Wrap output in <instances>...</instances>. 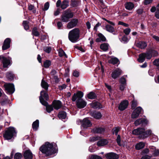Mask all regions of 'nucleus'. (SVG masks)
<instances>
[{
	"instance_id": "54",
	"label": "nucleus",
	"mask_w": 159,
	"mask_h": 159,
	"mask_svg": "<svg viewBox=\"0 0 159 159\" xmlns=\"http://www.w3.org/2000/svg\"><path fill=\"white\" fill-rule=\"evenodd\" d=\"M121 141V139L120 137V135H118L117 139H116V142L118 144V145L120 146H121L122 145L120 143Z\"/></svg>"
},
{
	"instance_id": "64",
	"label": "nucleus",
	"mask_w": 159,
	"mask_h": 159,
	"mask_svg": "<svg viewBox=\"0 0 159 159\" xmlns=\"http://www.w3.org/2000/svg\"><path fill=\"white\" fill-rule=\"evenodd\" d=\"M149 150L148 148H145L143 150L142 152L144 154H147L149 153Z\"/></svg>"
},
{
	"instance_id": "19",
	"label": "nucleus",
	"mask_w": 159,
	"mask_h": 159,
	"mask_svg": "<svg viewBox=\"0 0 159 159\" xmlns=\"http://www.w3.org/2000/svg\"><path fill=\"white\" fill-rule=\"evenodd\" d=\"M106 157L108 159H117L118 158V155L112 152L109 153L106 155Z\"/></svg>"
},
{
	"instance_id": "30",
	"label": "nucleus",
	"mask_w": 159,
	"mask_h": 159,
	"mask_svg": "<svg viewBox=\"0 0 159 159\" xmlns=\"http://www.w3.org/2000/svg\"><path fill=\"white\" fill-rule=\"evenodd\" d=\"M145 53H141L139 55V57L138 59V61L139 62L142 63L144 61L145 58H146L145 56Z\"/></svg>"
},
{
	"instance_id": "56",
	"label": "nucleus",
	"mask_w": 159,
	"mask_h": 159,
	"mask_svg": "<svg viewBox=\"0 0 159 159\" xmlns=\"http://www.w3.org/2000/svg\"><path fill=\"white\" fill-rule=\"evenodd\" d=\"M153 152L152 155V156H157L159 155V150L158 149H156Z\"/></svg>"
},
{
	"instance_id": "7",
	"label": "nucleus",
	"mask_w": 159,
	"mask_h": 159,
	"mask_svg": "<svg viewBox=\"0 0 159 159\" xmlns=\"http://www.w3.org/2000/svg\"><path fill=\"white\" fill-rule=\"evenodd\" d=\"M43 97L44 98L47 100L48 99V96L47 92L44 91H42L40 92V95L39 96V99L40 102L43 105H46L47 102L45 101L43 98Z\"/></svg>"
},
{
	"instance_id": "42",
	"label": "nucleus",
	"mask_w": 159,
	"mask_h": 159,
	"mask_svg": "<svg viewBox=\"0 0 159 159\" xmlns=\"http://www.w3.org/2000/svg\"><path fill=\"white\" fill-rule=\"evenodd\" d=\"M32 34L36 36H38L39 35V33L37 31L36 28H34L32 30Z\"/></svg>"
},
{
	"instance_id": "61",
	"label": "nucleus",
	"mask_w": 159,
	"mask_h": 159,
	"mask_svg": "<svg viewBox=\"0 0 159 159\" xmlns=\"http://www.w3.org/2000/svg\"><path fill=\"white\" fill-rule=\"evenodd\" d=\"M152 156H150L148 155H146L145 156H143L141 158V159H150Z\"/></svg>"
},
{
	"instance_id": "4",
	"label": "nucleus",
	"mask_w": 159,
	"mask_h": 159,
	"mask_svg": "<svg viewBox=\"0 0 159 159\" xmlns=\"http://www.w3.org/2000/svg\"><path fill=\"white\" fill-rule=\"evenodd\" d=\"M132 134L135 135H139V138L144 139L147 138L151 133V130L148 129L145 131V129L143 128H138L134 129L132 131Z\"/></svg>"
},
{
	"instance_id": "41",
	"label": "nucleus",
	"mask_w": 159,
	"mask_h": 159,
	"mask_svg": "<svg viewBox=\"0 0 159 159\" xmlns=\"http://www.w3.org/2000/svg\"><path fill=\"white\" fill-rule=\"evenodd\" d=\"M44 106L46 107V111L50 113L53 110V107L51 105H48L47 102L46 105Z\"/></svg>"
},
{
	"instance_id": "15",
	"label": "nucleus",
	"mask_w": 159,
	"mask_h": 159,
	"mask_svg": "<svg viewBox=\"0 0 159 159\" xmlns=\"http://www.w3.org/2000/svg\"><path fill=\"white\" fill-rule=\"evenodd\" d=\"M121 70L119 68H117L112 72L111 77L114 79H116L121 74Z\"/></svg>"
},
{
	"instance_id": "38",
	"label": "nucleus",
	"mask_w": 159,
	"mask_h": 159,
	"mask_svg": "<svg viewBox=\"0 0 159 159\" xmlns=\"http://www.w3.org/2000/svg\"><path fill=\"white\" fill-rule=\"evenodd\" d=\"M89 98L90 99H95L96 97V94L93 92H91L89 93L87 95Z\"/></svg>"
},
{
	"instance_id": "24",
	"label": "nucleus",
	"mask_w": 159,
	"mask_h": 159,
	"mask_svg": "<svg viewBox=\"0 0 159 159\" xmlns=\"http://www.w3.org/2000/svg\"><path fill=\"white\" fill-rule=\"evenodd\" d=\"M145 146V143L143 142H139L135 146V148L137 150H139L143 148Z\"/></svg>"
},
{
	"instance_id": "1",
	"label": "nucleus",
	"mask_w": 159,
	"mask_h": 159,
	"mask_svg": "<svg viewBox=\"0 0 159 159\" xmlns=\"http://www.w3.org/2000/svg\"><path fill=\"white\" fill-rule=\"evenodd\" d=\"M39 150L42 153L47 156L55 153L57 151V149L53 147V144L49 142H46L40 147Z\"/></svg>"
},
{
	"instance_id": "16",
	"label": "nucleus",
	"mask_w": 159,
	"mask_h": 159,
	"mask_svg": "<svg viewBox=\"0 0 159 159\" xmlns=\"http://www.w3.org/2000/svg\"><path fill=\"white\" fill-rule=\"evenodd\" d=\"M148 123V121L144 118H141L135 121L134 124L135 125L138 126L140 124L145 125Z\"/></svg>"
},
{
	"instance_id": "10",
	"label": "nucleus",
	"mask_w": 159,
	"mask_h": 159,
	"mask_svg": "<svg viewBox=\"0 0 159 159\" xmlns=\"http://www.w3.org/2000/svg\"><path fill=\"white\" fill-rule=\"evenodd\" d=\"M91 125L92 124L90 121L89 120L88 118H85L82 121L81 127V128H83L84 129H85L89 127H90Z\"/></svg>"
},
{
	"instance_id": "22",
	"label": "nucleus",
	"mask_w": 159,
	"mask_h": 159,
	"mask_svg": "<svg viewBox=\"0 0 159 159\" xmlns=\"http://www.w3.org/2000/svg\"><path fill=\"white\" fill-rule=\"evenodd\" d=\"M91 107L94 109H100L102 108L101 104L97 102H94L90 104Z\"/></svg>"
},
{
	"instance_id": "29",
	"label": "nucleus",
	"mask_w": 159,
	"mask_h": 159,
	"mask_svg": "<svg viewBox=\"0 0 159 159\" xmlns=\"http://www.w3.org/2000/svg\"><path fill=\"white\" fill-rule=\"evenodd\" d=\"M93 132L95 133H102L104 131L103 128H96L93 130Z\"/></svg>"
},
{
	"instance_id": "28",
	"label": "nucleus",
	"mask_w": 159,
	"mask_h": 159,
	"mask_svg": "<svg viewBox=\"0 0 159 159\" xmlns=\"http://www.w3.org/2000/svg\"><path fill=\"white\" fill-rule=\"evenodd\" d=\"M98 38L96 39L97 42H100L101 41H105L106 40L105 37L102 34L99 33L98 34Z\"/></svg>"
},
{
	"instance_id": "35",
	"label": "nucleus",
	"mask_w": 159,
	"mask_h": 159,
	"mask_svg": "<svg viewBox=\"0 0 159 159\" xmlns=\"http://www.w3.org/2000/svg\"><path fill=\"white\" fill-rule=\"evenodd\" d=\"M106 30L111 33H112L114 31V29L112 26L109 25H107L105 27Z\"/></svg>"
},
{
	"instance_id": "44",
	"label": "nucleus",
	"mask_w": 159,
	"mask_h": 159,
	"mask_svg": "<svg viewBox=\"0 0 159 159\" xmlns=\"http://www.w3.org/2000/svg\"><path fill=\"white\" fill-rule=\"evenodd\" d=\"M120 128L119 127H115L113 128L112 130V132L113 134H115L116 135H117L118 132L120 130Z\"/></svg>"
},
{
	"instance_id": "14",
	"label": "nucleus",
	"mask_w": 159,
	"mask_h": 159,
	"mask_svg": "<svg viewBox=\"0 0 159 159\" xmlns=\"http://www.w3.org/2000/svg\"><path fill=\"white\" fill-rule=\"evenodd\" d=\"M1 59L3 67L4 68L7 67L11 64V60L4 57H2Z\"/></svg>"
},
{
	"instance_id": "12",
	"label": "nucleus",
	"mask_w": 159,
	"mask_h": 159,
	"mask_svg": "<svg viewBox=\"0 0 159 159\" xmlns=\"http://www.w3.org/2000/svg\"><path fill=\"white\" fill-rule=\"evenodd\" d=\"M128 104V102L127 100H124L122 101L119 106V109L120 111L125 110L127 107Z\"/></svg>"
},
{
	"instance_id": "27",
	"label": "nucleus",
	"mask_w": 159,
	"mask_h": 159,
	"mask_svg": "<svg viewBox=\"0 0 159 159\" xmlns=\"http://www.w3.org/2000/svg\"><path fill=\"white\" fill-rule=\"evenodd\" d=\"M69 6V2L67 0H64L62 2L61 7L62 9H65Z\"/></svg>"
},
{
	"instance_id": "58",
	"label": "nucleus",
	"mask_w": 159,
	"mask_h": 159,
	"mask_svg": "<svg viewBox=\"0 0 159 159\" xmlns=\"http://www.w3.org/2000/svg\"><path fill=\"white\" fill-rule=\"evenodd\" d=\"M154 65L157 67V68L159 69V59L155 60L153 61Z\"/></svg>"
},
{
	"instance_id": "23",
	"label": "nucleus",
	"mask_w": 159,
	"mask_h": 159,
	"mask_svg": "<svg viewBox=\"0 0 159 159\" xmlns=\"http://www.w3.org/2000/svg\"><path fill=\"white\" fill-rule=\"evenodd\" d=\"M125 6L127 10H131L134 8V5L131 2H128L125 4Z\"/></svg>"
},
{
	"instance_id": "48",
	"label": "nucleus",
	"mask_w": 159,
	"mask_h": 159,
	"mask_svg": "<svg viewBox=\"0 0 159 159\" xmlns=\"http://www.w3.org/2000/svg\"><path fill=\"white\" fill-rule=\"evenodd\" d=\"M23 25L24 29L26 30H28L29 28V26L28 25V22L26 21H24L23 22Z\"/></svg>"
},
{
	"instance_id": "32",
	"label": "nucleus",
	"mask_w": 159,
	"mask_h": 159,
	"mask_svg": "<svg viewBox=\"0 0 159 159\" xmlns=\"http://www.w3.org/2000/svg\"><path fill=\"white\" fill-rule=\"evenodd\" d=\"M109 45L107 43H103L100 46V48L104 51H106L108 50Z\"/></svg>"
},
{
	"instance_id": "53",
	"label": "nucleus",
	"mask_w": 159,
	"mask_h": 159,
	"mask_svg": "<svg viewBox=\"0 0 159 159\" xmlns=\"http://www.w3.org/2000/svg\"><path fill=\"white\" fill-rule=\"evenodd\" d=\"M43 50L45 52L49 53L51 50V48L49 47H46L44 48Z\"/></svg>"
},
{
	"instance_id": "49",
	"label": "nucleus",
	"mask_w": 159,
	"mask_h": 159,
	"mask_svg": "<svg viewBox=\"0 0 159 159\" xmlns=\"http://www.w3.org/2000/svg\"><path fill=\"white\" fill-rule=\"evenodd\" d=\"M90 158V159H102L101 157L97 155H91Z\"/></svg>"
},
{
	"instance_id": "60",
	"label": "nucleus",
	"mask_w": 159,
	"mask_h": 159,
	"mask_svg": "<svg viewBox=\"0 0 159 159\" xmlns=\"http://www.w3.org/2000/svg\"><path fill=\"white\" fill-rule=\"evenodd\" d=\"M73 75V76L75 77H78L79 75V72L75 70L74 71Z\"/></svg>"
},
{
	"instance_id": "11",
	"label": "nucleus",
	"mask_w": 159,
	"mask_h": 159,
	"mask_svg": "<svg viewBox=\"0 0 159 159\" xmlns=\"http://www.w3.org/2000/svg\"><path fill=\"white\" fill-rule=\"evenodd\" d=\"M142 111L141 107H139L134 110L131 115V117L133 119L137 118Z\"/></svg>"
},
{
	"instance_id": "62",
	"label": "nucleus",
	"mask_w": 159,
	"mask_h": 159,
	"mask_svg": "<svg viewBox=\"0 0 159 159\" xmlns=\"http://www.w3.org/2000/svg\"><path fill=\"white\" fill-rule=\"evenodd\" d=\"M118 25H121L126 27H128V25L127 24L120 21L118 22Z\"/></svg>"
},
{
	"instance_id": "43",
	"label": "nucleus",
	"mask_w": 159,
	"mask_h": 159,
	"mask_svg": "<svg viewBox=\"0 0 159 159\" xmlns=\"http://www.w3.org/2000/svg\"><path fill=\"white\" fill-rule=\"evenodd\" d=\"M51 62L49 60H47L44 62L43 66L45 68H48L50 66Z\"/></svg>"
},
{
	"instance_id": "47",
	"label": "nucleus",
	"mask_w": 159,
	"mask_h": 159,
	"mask_svg": "<svg viewBox=\"0 0 159 159\" xmlns=\"http://www.w3.org/2000/svg\"><path fill=\"white\" fill-rule=\"evenodd\" d=\"M22 157V155L20 153H16L14 156V159H21Z\"/></svg>"
},
{
	"instance_id": "51",
	"label": "nucleus",
	"mask_w": 159,
	"mask_h": 159,
	"mask_svg": "<svg viewBox=\"0 0 159 159\" xmlns=\"http://www.w3.org/2000/svg\"><path fill=\"white\" fill-rule=\"evenodd\" d=\"M152 56H156L158 55V52L154 50H149Z\"/></svg>"
},
{
	"instance_id": "18",
	"label": "nucleus",
	"mask_w": 159,
	"mask_h": 159,
	"mask_svg": "<svg viewBox=\"0 0 159 159\" xmlns=\"http://www.w3.org/2000/svg\"><path fill=\"white\" fill-rule=\"evenodd\" d=\"M24 157L25 159H32L33 154L30 150H28L24 152Z\"/></svg>"
},
{
	"instance_id": "59",
	"label": "nucleus",
	"mask_w": 159,
	"mask_h": 159,
	"mask_svg": "<svg viewBox=\"0 0 159 159\" xmlns=\"http://www.w3.org/2000/svg\"><path fill=\"white\" fill-rule=\"evenodd\" d=\"M131 31V29L129 28H127L124 30V32L127 35H128Z\"/></svg>"
},
{
	"instance_id": "20",
	"label": "nucleus",
	"mask_w": 159,
	"mask_h": 159,
	"mask_svg": "<svg viewBox=\"0 0 159 159\" xmlns=\"http://www.w3.org/2000/svg\"><path fill=\"white\" fill-rule=\"evenodd\" d=\"M91 115L94 118L98 119L100 118L102 116L101 113L96 111L92 112Z\"/></svg>"
},
{
	"instance_id": "46",
	"label": "nucleus",
	"mask_w": 159,
	"mask_h": 159,
	"mask_svg": "<svg viewBox=\"0 0 159 159\" xmlns=\"http://www.w3.org/2000/svg\"><path fill=\"white\" fill-rule=\"evenodd\" d=\"M144 53L145 57L147 59H150L151 58L152 56L149 51Z\"/></svg>"
},
{
	"instance_id": "5",
	"label": "nucleus",
	"mask_w": 159,
	"mask_h": 159,
	"mask_svg": "<svg viewBox=\"0 0 159 159\" xmlns=\"http://www.w3.org/2000/svg\"><path fill=\"white\" fill-rule=\"evenodd\" d=\"M80 31L79 29L75 28L70 31L69 33L68 38L72 43H75L79 37Z\"/></svg>"
},
{
	"instance_id": "6",
	"label": "nucleus",
	"mask_w": 159,
	"mask_h": 159,
	"mask_svg": "<svg viewBox=\"0 0 159 159\" xmlns=\"http://www.w3.org/2000/svg\"><path fill=\"white\" fill-rule=\"evenodd\" d=\"M16 132L13 127H10L6 131L4 137L7 140L11 139L13 136H16Z\"/></svg>"
},
{
	"instance_id": "34",
	"label": "nucleus",
	"mask_w": 159,
	"mask_h": 159,
	"mask_svg": "<svg viewBox=\"0 0 159 159\" xmlns=\"http://www.w3.org/2000/svg\"><path fill=\"white\" fill-rule=\"evenodd\" d=\"M80 2L76 0H71L70 5L73 7H76L80 4Z\"/></svg>"
},
{
	"instance_id": "52",
	"label": "nucleus",
	"mask_w": 159,
	"mask_h": 159,
	"mask_svg": "<svg viewBox=\"0 0 159 159\" xmlns=\"http://www.w3.org/2000/svg\"><path fill=\"white\" fill-rule=\"evenodd\" d=\"M157 11L156 12L155 16L158 19H159V3L157 6Z\"/></svg>"
},
{
	"instance_id": "57",
	"label": "nucleus",
	"mask_w": 159,
	"mask_h": 159,
	"mask_svg": "<svg viewBox=\"0 0 159 159\" xmlns=\"http://www.w3.org/2000/svg\"><path fill=\"white\" fill-rule=\"evenodd\" d=\"M49 7V4L48 2H47L44 5V8L43 10L44 11H46L48 9Z\"/></svg>"
},
{
	"instance_id": "8",
	"label": "nucleus",
	"mask_w": 159,
	"mask_h": 159,
	"mask_svg": "<svg viewBox=\"0 0 159 159\" xmlns=\"http://www.w3.org/2000/svg\"><path fill=\"white\" fill-rule=\"evenodd\" d=\"M4 86L7 92L9 94H12L15 91L14 86L13 84L5 83Z\"/></svg>"
},
{
	"instance_id": "37",
	"label": "nucleus",
	"mask_w": 159,
	"mask_h": 159,
	"mask_svg": "<svg viewBox=\"0 0 159 159\" xmlns=\"http://www.w3.org/2000/svg\"><path fill=\"white\" fill-rule=\"evenodd\" d=\"M66 116V114L64 111L60 112L58 114V117L60 119H64Z\"/></svg>"
},
{
	"instance_id": "33",
	"label": "nucleus",
	"mask_w": 159,
	"mask_h": 159,
	"mask_svg": "<svg viewBox=\"0 0 159 159\" xmlns=\"http://www.w3.org/2000/svg\"><path fill=\"white\" fill-rule=\"evenodd\" d=\"M41 85L42 88L47 90L48 89V84L47 82H45L43 79L42 80Z\"/></svg>"
},
{
	"instance_id": "13",
	"label": "nucleus",
	"mask_w": 159,
	"mask_h": 159,
	"mask_svg": "<svg viewBox=\"0 0 159 159\" xmlns=\"http://www.w3.org/2000/svg\"><path fill=\"white\" fill-rule=\"evenodd\" d=\"M78 20L77 19H73L67 25V27L68 29H70L75 27L77 24Z\"/></svg>"
},
{
	"instance_id": "55",
	"label": "nucleus",
	"mask_w": 159,
	"mask_h": 159,
	"mask_svg": "<svg viewBox=\"0 0 159 159\" xmlns=\"http://www.w3.org/2000/svg\"><path fill=\"white\" fill-rule=\"evenodd\" d=\"M137 102L136 101L134 100H133L132 101V108L133 109L135 108L137 106Z\"/></svg>"
},
{
	"instance_id": "39",
	"label": "nucleus",
	"mask_w": 159,
	"mask_h": 159,
	"mask_svg": "<svg viewBox=\"0 0 159 159\" xmlns=\"http://www.w3.org/2000/svg\"><path fill=\"white\" fill-rule=\"evenodd\" d=\"M6 76L7 78L10 80H12L13 79L14 75L11 72H8L7 73Z\"/></svg>"
},
{
	"instance_id": "25",
	"label": "nucleus",
	"mask_w": 159,
	"mask_h": 159,
	"mask_svg": "<svg viewBox=\"0 0 159 159\" xmlns=\"http://www.w3.org/2000/svg\"><path fill=\"white\" fill-rule=\"evenodd\" d=\"M136 46L141 49H144L147 46V43L144 41H140L136 44Z\"/></svg>"
},
{
	"instance_id": "3",
	"label": "nucleus",
	"mask_w": 159,
	"mask_h": 159,
	"mask_svg": "<svg viewBox=\"0 0 159 159\" xmlns=\"http://www.w3.org/2000/svg\"><path fill=\"white\" fill-rule=\"evenodd\" d=\"M83 96V93L80 91H79L74 94L72 98V101L73 102H75L77 100V106L80 109L84 108L87 105L86 102L81 98Z\"/></svg>"
},
{
	"instance_id": "9",
	"label": "nucleus",
	"mask_w": 159,
	"mask_h": 159,
	"mask_svg": "<svg viewBox=\"0 0 159 159\" xmlns=\"http://www.w3.org/2000/svg\"><path fill=\"white\" fill-rule=\"evenodd\" d=\"M73 16V15L72 12L66 11L61 16V20L64 22H67L69 19Z\"/></svg>"
},
{
	"instance_id": "26",
	"label": "nucleus",
	"mask_w": 159,
	"mask_h": 159,
	"mask_svg": "<svg viewBox=\"0 0 159 159\" xmlns=\"http://www.w3.org/2000/svg\"><path fill=\"white\" fill-rule=\"evenodd\" d=\"M108 142L107 140L102 139L98 142L97 145L99 146H102L107 144Z\"/></svg>"
},
{
	"instance_id": "36",
	"label": "nucleus",
	"mask_w": 159,
	"mask_h": 159,
	"mask_svg": "<svg viewBox=\"0 0 159 159\" xmlns=\"http://www.w3.org/2000/svg\"><path fill=\"white\" fill-rule=\"evenodd\" d=\"M109 62L110 63L115 64L118 63L119 62V60L116 57H112L111 59L109 60Z\"/></svg>"
},
{
	"instance_id": "63",
	"label": "nucleus",
	"mask_w": 159,
	"mask_h": 159,
	"mask_svg": "<svg viewBox=\"0 0 159 159\" xmlns=\"http://www.w3.org/2000/svg\"><path fill=\"white\" fill-rule=\"evenodd\" d=\"M126 84H120V90L122 91L124 90Z\"/></svg>"
},
{
	"instance_id": "21",
	"label": "nucleus",
	"mask_w": 159,
	"mask_h": 159,
	"mask_svg": "<svg viewBox=\"0 0 159 159\" xmlns=\"http://www.w3.org/2000/svg\"><path fill=\"white\" fill-rule=\"evenodd\" d=\"M53 107L56 110L60 109L61 106V103L60 101H54L53 102Z\"/></svg>"
},
{
	"instance_id": "31",
	"label": "nucleus",
	"mask_w": 159,
	"mask_h": 159,
	"mask_svg": "<svg viewBox=\"0 0 159 159\" xmlns=\"http://www.w3.org/2000/svg\"><path fill=\"white\" fill-rule=\"evenodd\" d=\"M32 128L34 130H36L39 126V120H37L32 124Z\"/></svg>"
},
{
	"instance_id": "40",
	"label": "nucleus",
	"mask_w": 159,
	"mask_h": 159,
	"mask_svg": "<svg viewBox=\"0 0 159 159\" xmlns=\"http://www.w3.org/2000/svg\"><path fill=\"white\" fill-rule=\"evenodd\" d=\"M58 54L59 55L60 57H63L64 56L66 58L67 57V55L65 54L63 50L61 49L59 50Z\"/></svg>"
},
{
	"instance_id": "45",
	"label": "nucleus",
	"mask_w": 159,
	"mask_h": 159,
	"mask_svg": "<svg viewBox=\"0 0 159 159\" xmlns=\"http://www.w3.org/2000/svg\"><path fill=\"white\" fill-rule=\"evenodd\" d=\"M152 131H151V133L149 135H150L151 137L152 138V140L153 142H156L158 140V137L153 134L152 133Z\"/></svg>"
},
{
	"instance_id": "2",
	"label": "nucleus",
	"mask_w": 159,
	"mask_h": 159,
	"mask_svg": "<svg viewBox=\"0 0 159 159\" xmlns=\"http://www.w3.org/2000/svg\"><path fill=\"white\" fill-rule=\"evenodd\" d=\"M39 150L42 153L47 156L55 153L57 151V149L53 147V144L49 142H46L40 147Z\"/></svg>"
},
{
	"instance_id": "50",
	"label": "nucleus",
	"mask_w": 159,
	"mask_h": 159,
	"mask_svg": "<svg viewBox=\"0 0 159 159\" xmlns=\"http://www.w3.org/2000/svg\"><path fill=\"white\" fill-rule=\"evenodd\" d=\"M120 82L121 84H126V80L123 77L120 79Z\"/></svg>"
},
{
	"instance_id": "17",
	"label": "nucleus",
	"mask_w": 159,
	"mask_h": 159,
	"mask_svg": "<svg viewBox=\"0 0 159 159\" xmlns=\"http://www.w3.org/2000/svg\"><path fill=\"white\" fill-rule=\"evenodd\" d=\"M11 39L9 38L6 39L4 41L3 45L2 46L3 50H5L10 47Z\"/></svg>"
}]
</instances>
